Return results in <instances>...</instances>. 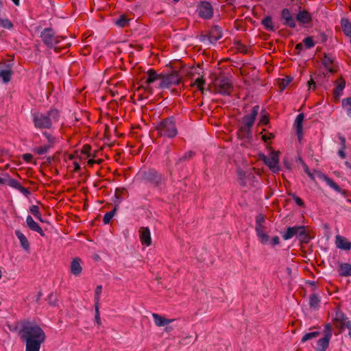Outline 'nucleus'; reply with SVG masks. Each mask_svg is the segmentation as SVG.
Instances as JSON below:
<instances>
[{
	"mask_svg": "<svg viewBox=\"0 0 351 351\" xmlns=\"http://www.w3.org/2000/svg\"><path fill=\"white\" fill-rule=\"evenodd\" d=\"M21 339L25 342V351H40L46 336L43 330L37 324L27 322L19 332Z\"/></svg>",
	"mask_w": 351,
	"mask_h": 351,
	"instance_id": "1",
	"label": "nucleus"
},
{
	"mask_svg": "<svg viewBox=\"0 0 351 351\" xmlns=\"http://www.w3.org/2000/svg\"><path fill=\"white\" fill-rule=\"evenodd\" d=\"M60 114L56 109H51L45 113L35 112L32 114V121L34 127L40 130H50L54 122L58 121Z\"/></svg>",
	"mask_w": 351,
	"mask_h": 351,
	"instance_id": "2",
	"label": "nucleus"
},
{
	"mask_svg": "<svg viewBox=\"0 0 351 351\" xmlns=\"http://www.w3.org/2000/svg\"><path fill=\"white\" fill-rule=\"evenodd\" d=\"M259 112V106H254L251 113L242 117L241 125L237 131L239 139H250L252 138V128Z\"/></svg>",
	"mask_w": 351,
	"mask_h": 351,
	"instance_id": "3",
	"label": "nucleus"
},
{
	"mask_svg": "<svg viewBox=\"0 0 351 351\" xmlns=\"http://www.w3.org/2000/svg\"><path fill=\"white\" fill-rule=\"evenodd\" d=\"M158 137L175 138L178 132L175 117L171 116L160 121L155 127Z\"/></svg>",
	"mask_w": 351,
	"mask_h": 351,
	"instance_id": "4",
	"label": "nucleus"
},
{
	"mask_svg": "<svg viewBox=\"0 0 351 351\" xmlns=\"http://www.w3.org/2000/svg\"><path fill=\"white\" fill-rule=\"evenodd\" d=\"M141 179L145 183H149L154 187L160 188L165 184V177L154 169H149L139 173Z\"/></svg>",
	"mask_w": 351,
	"mask_h": 351,
	"instance_id": "5",
	"label": "nucleus"
},
{
	"mask_svg": "<svg viewBox=\"0 0 351 351\" xmlns=\"http://www.w3.org/2000/svg\"><path fill=\"white\" fill-rule=\"evenodd\" d=\"M40 38L48 48H53L56 52H59L56 45L65 38L63 36L56 35L55 31L51 27L45 28L40 33Z\"/></svg>",
	"mask_w": 351,
	"mask_h": 351,
	"instance_id": "6",
	"label": "nucleus"
},
{
	"mask_svg": "<svg viewBox=\"0 0 351 351\" xmlns=\"http://www.w3.org/2000/svg\"><path fill=\"white\" fill-rule=\"evenodd\" d=\"M182 75L179 71L171 69V71H162V81L159 84L160 88H169L182 82Z\"/></svg>",
	"mask_w": 351,
	"mask_h": 351,
	"instance_id": "7",
	"label": "nucleus"
},
{
	"mask_svg": "<svg viewBox=\"0 0 351 351\" xmlns=\"http://www.w3.org/2000/svg\"><path fill=\"white\" fill-rule=\"evenodd\" d=\"M215 86L216 93L223 95H230L233 90L232 80L227 77L217 78Z\"/></svg>",
	"mask_w": 351,
	"mask_h": 351,
	"instance_id": "8",
	"label": "nucleus"
},
{
	"mask_svg": "<svg viewBox=\"0 0 351 351\" xmlns=\"http://www.w3.org/2000/svg\"><path fill=\"white\" fill-rule=\"evenodd\" d=\"M332 335V326L327 323L324 325V337L317 342L316 351H326L329 346L330 340Z\"/></svg>",
	"mask_w": 351,
	"mask_h": 351,
	"instance_id": "9",
	"label": "nucleus"
},
{
	"mask_svg": "<svg viewBox=\"0 0 351 351\" xmlns=\"http://www.w3.org/2000/svg\"><path fill=\"white\" fill-rule=\"evenodd\" d=\"M332 322L335 326L339 330V332H342L345 328H349L350 326L351 321L346 315L337 308L335 311V316L332 318Z\"/></svg>",
	"mask_w": 351,
	"mask_h": 351,
	"instance_id": "10",
	"label": "nucleus"
},
{
	"mask_svg": "<svg viewBox=\"0 0 351 351\" xmlns=\"http://www.w3.org/2000/svg\"><path fill=\"white\" fill-rule=\"evenodd\" d=\"M223 36V31L221 27L218 25H214L211 27L209 33L206 35L203 36L202 40H205L206 38L208 40L210 43H215Z\"/></svg>",
	"mask_w": 351,
	"mask_h": 351,
	"instance_id": "11",
	"label": "nucleus"
},
{
	"mask_svg": "<svg viewBox=\"0 0 351 351\" xmlns=\"http://www.w3.org/2000/svg\"><path fill=\"white\" fill-rule=\"evenodd\" d=\"M197 11L199 16L205 19H208L213 16V8L211 4L208 1H202L198 5Z\"/></svg>",
	"mask_w": 351,
	"mask_h": 351,
	"instance_id": "12",
	"label": "nucleus"
},
{
	"mask_svg": "<svg viewBox=\"0 0 351 351\" xmlns=\"http://www.w3.org/2000/svg\"><path fill=\"white\" fill-rule=\"evenodd\" d=\"M263 160L272 172L277 173L279 171V156L277 152H272L269 157L264 156Z\"/></svg>",
	"mask_w": 351,
	"mask_h": 351,
	"instance_id": "13",
	"label": "nucleus"
},
{
	"mask_svg": "<svg viewBox=\"0 0 351 351\" xmlns=\"http://www.w3.org/2000/svg\"><path fill=\"white\" fill-rule=\"evenodd\" d=\"M147 77L145 80V88L148 90L149 93H152V88L149 87V85L158 80H160L162 81V72L157 73L154 69H150L147 71Z\"/></svg>",
	"mask_w": 351,
	"mask_h": 351,
	"instance_id": "14",
	"label": "nucleus"
},
{
	"mask_svg": "<svg viewBox=\"0 0 351 351\" xmlns=\"http://www.w3.org/2000/svg\"><path fill=\"white\" fill-rule=\"evenodd\" d=\"M12 74V64H5L0 67V77L4 83H8L11 80Z\"/></svg>",
	"mask_w": 351,
	"mask_h": 351,
	"instance_id": "15",
	"label": "nucleus"
},
{
	"mask_svg": "<svg viewBox=\"0 0 351 351\" xmlns=\"http://www.w3.org/2000/svg\"><path fill=\"white\" fill-rule=\"evenodd\" d=\"M322 62L324 67L331 73L337 72V66L335 64V59L327 53H324Z\"/></svg>",
	"mask_w": 351,
	"mask_h": 351,
	"instance_id": "16",
	"label": "nucleus"
},
{
	"mask_svg": "<svg viewBox=\"0 0 351 351\" xmlns=\"http://www.w3.org/2000/svg\"><path fill=\"white\" fill-rule=\"evenodd\" d=\"M281 17L285 21L283 24L291 28L295 27V21L288 8H284L281 11Z\"/></svg>",
	"mask_w": 351,
	"mask_h": 351,
	"instance_id": "17",
	"label": "nucleus"
},
{
	"mask_svg": "<svg viewBox=\"0 0 351 351\" xmlns=\"http://www.w3.org/2000/svg\"><path fill=\"white\" fill-rule=\"evenodd\" d=\"M140 240L143 245L149 246L152 244L150 230L148 227H141L139 230Z\"/></svg>",
	"mask_w": 351,
	"mask_h": 351,
	"instance_id": "18",
	"label": "nucleus"
},
{
	"mask_svg": "<svg viewBox=\"0 0 351 351\" xmlns=\"http://www.w3.org/2000/svg\"><path fill=\"white\" fill-rule=\"evenodd\" d=\"M302 226H295L292 227H288L287 228V231L284 232L282 235V237L284 240H289L293 237L294 236L298 238L300 231L302 230Z\"/></svg>",
	"mask_w": 351,
	"mask_h": 351,
	"instance_id": "19",
	"label": "nucleus"
},
{
	"mask_svg": "<svg viewBox=\"0 0 351 351\" xmlns=\"http://www.w3.org/2000/svg\"><path fill=\"white\" fill-rule=\"evenodd\" d=\"M335 243L337 247L341 250H350L351 248V242L341 235L336 236Z\"/></svg>",
	"mask_w": 351,
	"mask_h": 351,
	"instance_id": "20",
	"label": "nucleus"
},
{
	"mask_svg": "<svg viewBox=\"0 0 351 351\" xmlns=\"http://www.w3.org/2000/svg\"><path fill=\"white\" fill-rule=\"evenodd\" d=\"M26 223L27 226L30 230L38 232L42 237L45 236V233L40 226L33 219L30 215L27 217Z\"/></svg>",
	"mask_w": 351,
	"mask_h": 351,
	"instance_id": "21",
	"label": "nucleus"
},
{
	"mask_svg": "<svg viewBox=\"0 0 351 351\" xmlns=\"http://www.w3.org/2000/svg\"><path fill=\"white\" fill-rule=\"evenodd\" d=\"M304 115L303 113L299 114L295 121V125L296 128V133L299 141L301 140L303 135V126L302 122L304 121Z\"/></svg>",
	"mask_w": 351,
	"mask_h": 351,
	"instance_id": "22",
	"label": "nucleus"
},
{
	"mask_svg": "<svg viewBox=\"0 0 351 351\" xmlns=\"http://www.w3.org/2000/svg\"><path fill=\"white\" fill-rule=\"evenodd\" d=\"M152 317L154 318L155 324L158 327L167 326L175 320L174 319L165 318L157 313H152Z\"/></svg>",
	"mask_w": 351,
	"mask_h": 351,
	"instance_id": "23",
	"label": "nucleus"
},
{
	"mask_svg": "<svg viewBox=\"0 0 351 351\" xmlns=\"http://www.w3.org/2000/svg\"><path fill=\"white\" fill-rule=\"evenodd\" d=\"M81 259L80 258H75L71 263V273L76 276H80L82 271L81 266Z\"/></svg>",
	"mask_w": 351,
	"mask_h": 351,
	"instance_id": "24",
	"label": "nucleus"
},
{
	"mask_svg": "<svg viewBox=\"0 0 351 351\" xmlns=\"http://www.w3.org/2000/svg\"><path fill=\"white\" fill-rule=\"evenodd\" d=\"M296 19L301 23L307 24L311 22L312 17L308 11L304 10L298 13Z\"/></svg>",
	"mask_w": 351,
	"mask_h": 351,
	"instance_id": "25",
	"label": "nucleus"
},
{
	"mask_svg": "<svg viewBox=\"0 0 351 351\" xmlns=\"http://www.w3.org/2000/svg\"><path fill=\"white\" fill-rule=\"evenodd\" d=\"M15 234L16 237L19 239L21 245L23 249L25 251L29 250V243L27 237L22 233L20 230H15Z\"/></svg>",
	"mask_w": 351,
	"mask_h": 351,
	"instance_id": "26",
	"label": "nucleus"
},
{
	"mask_svg": "<svg viewBox=\"0 0 351 351\" xmlns=\"http://www.w3.org/2000/svg\"><path fill=\"white\" fill-rule=\"evenodd\" d=\"M255 230L257 234V237L263 244H267L269 241V236L266 234L265 231V227L261 226L258 228H255Z\"/></svg>",
	"mask_w": 351,
	"mask_h": 351,
	"instance_id": "27",
	"label": "nucleus"
},
{
	"mask_svg": "<svg viewBox=\"0 0 351 351\" xmlns=\"http://www.w3.org/2000/svg\"><path fill=\"white\" fill-rule=\"evenodd\" d=\"M324 180L326 182V183L331 188H332L335 191L341 193L343 195L346 194V191L344 189H342L340 188L338 184L331 178L329 177L324 176Z\"/></svg>",
	"mask_w": 351,
	"mask_h": 351,
	"instance_id": "28",
	"label": "nucleus"
},
{
	"mask_svg": "<svg viewBox=\"0 0 351 351\" xmlns=\"http://www.w3.org/2000/svg\"><path fill=\"white\" fill-rule=\"evenodd\" d=\"M341 26L345 35L347 36H351V23L348 19H341Z\"/></svg>",
	"mask_w": 351,
	"mask_h": 351,
	"instance_id": "29",
	"label": "nucleus"
},
{
	"mask_svg": "<svg viewBox=\"0 0 351 351\" xmlns=\"http://www.w3.org/2000/svg\"><path fill=\"white\" fill-rule=\"evenodd\" d=\"M300 232L301 233H300L298 236L300 242L301 243H308L311 239V237H310V234L304 226H302Z\"/></svg>",
	"mask_w": 351,
	"mask_h": 351,
	"instance_id": "30",
	"label": "nucleus"
},
{
	"mask_svg": "<svg viewBox=\"0 0 351 351\" xmlns=\"http://www.w3.org/2000/svg\"><path fill=\"white\" fill-rule=\"evenodd\" d=\"M339 275L341 276H351V265L349 263H341L339 266Z\"/></svg>",
	"mask_w": 351,
	"mask_h": 351,
	"instance_id": "31",
	"label": "nucleus"
},
{
	"mask_svg": "<svg viewBox=\"0 0 351 351\" xmlns=\"http://www.w3.org/2000/svg\"><path fill=\"white\" fill-rule=\"evenodd\" d=\"M339 83L336 86V88L333 90V95L334 97L336 98H338L342 93L343 90L345 88L346 86V81L344 79L341 77L339 79Z\"/></svg>",
	"mask_w": 351,
	"mask_h": 351,
	"instance_id": "32",
	"label": "nucleus"
},
{
	"mask_svg": "<svg viewBox=\"0 0 351 351\" xmlns=\"http://www.w3.org/2000/svg\"><path fill=\"white\" fill-rule=\"evenodd\" d=\"M262 25L265 27V29L267 31L274 32L275 31V28L272 22V19L271 16H267L265 17L261 22Z\"/></svg>",
	"mask_w": 351,
	"mask_h": 351,
	"instance_id": "33",
	"label": "nucleus"
},
{
	"mask_svg": "<svg viewBox=\"0 0 351 351\" xmlns=\"http://www.w3.org/2000/svg\"><path fill=\"white\" fill-rule=\"evenodd\" d=\"M53 147L50 146L48 144H47L45 145H42V146L34 148L33 152L34 154H36L37 155H43V154H47L49 152V150Z\"/></svg>",
	"mask_w": 351,
	"mask_h": 351,
	"instance_id": "34",
	"label": "nucleus"
},
{
	"mask_svg": "<svg viewBox=\"0 0 351 351\" xmlns=\"http://www.w3.org/2000/svg\"><path fill=\"white\" fill-rule=\"evenodd\" d=\"M319 303H320V299L317 294L313 293L310 295L309 305L311 308H317L319 306Z\"/></svg>",
	"mask_w": 351,
	"mask_h": 351,
	"instance_id": "35",
	"label": "nucleus"
},
{
	"mask_svg": "<svg viewBox=\"0 0 351 351\" xmlns=\"http://www.w3.org/2000/svg\"><path fill=\"white\" fill-rule=\"evenodd\" d=\"M205 84H206L205 80L203 78V77H197L191 86H196L197 88L199 91H201L202 93H204V85Z\"/></svg>",
	"mask_w": 351,
	"mask_h": 351,
	"instance_id": "36",
	"label": "nucleus"
},
{
	"mask_svg": "<svg viewBox=\"0 0 351 351\" xmlns=\"http://www.w3.org/2000/svg\"><path fill=\"white\" fill-rule=\"evenodd\" d=\"M130 20L125 15H121L116 21L115 24L120 27H127L129 24Z\"/></svg>",
	"mask_w": 351,
	"mask_h": 351,
	"instance_id": "37",
	"label": "nucleus"
},
{
	"mask_svg": "<svg viewBox=\"0 0 351 351\" xmlns=\"http://www.w3.org/2000/svg\"><path fill=\"white\" fill-rule=\"evenodd\" d=\"M116 211H117V206H115L112 210H110V212L106 213L105 214V215L104 216V218H103V222L104 223V224H108L110 223L112 218L115 215Z\"/></svg>",
	"mask_w": 351,
	"mask_h": 351,
	"instance_id": "38",
	"label": "nucleus"
},
{
	"mask_svg": "<svg viewBox=\"0 0 351 351\" xmlns=\"http://www.w3.org/2000/svg\"><path fill=\"white\" fill-rule=\"evenodd\" d=\"M342 106L346 108L347 115L351 117V97L343 99Z\"/></svg>",
	"mask_w": 351,
	"mask_h": 351,
	"instance_id": "39",
	"label": "nucleus"
},
{
	"mask_svg": "<svg viewBox=\"0 0 351 351\" xmlns=\"http://www.w3.org/2000/svg\"><path fill=\"white\" fill-rule=\"evenodd\" d=\"M43 134L47 138V144L50 146L54 147V145L56 143V138L47 132H43Z\"/></svg>",
	"mask_w": 351,
	"mask_h": 351,
	"instance_id": "40",
	"label": "nucleus"
},
{
	"mask_svg": "<svg viewBox=\"0 0 351 351\" xmlns=\"http://www.w3.org/2000/svg\"><path fill=\"white\" fill-rule=\"evenodd\" d=\"M0 26L7 29H11L14 27L12 21L8 19H0Z\"/></svg>",
	"mask_w": 351,
	"mask_h": 351,
	"instance_id": "41",
	"label": "nucleus"
},
{
	"mask_svg": "<svg viewBox=\"0 0 351 351\" xmlns=\"http://www.w3.org/2000/svg\"><path fill=\"white\" fill-rule=\"evenodd\" d=\"M29 210L30 212L32 213V215H34V217L38 219V220H40V221H43L42 220V218H41V214L39 211V208L38 206L36 205H32L30 208H29Z\"/></svg>",
	"mask_w": 351,
	"mask_h": 351,
	"instance_id": "42",
	"label": "nucleus"
},
{
	"mask_svg": "<svg viewBox=\"0 0 351 351\" xmlns=\"http://www.w3.org/2000/svg\"><path fill=\"white\" fill-rule=\"evenodd\" d=\"M320 335V332L318 331H315L312 332H308L304 335L301 340L302 342H305L308 340L312 339L318 337Z\"/></svg>",
	"mask_w": 351,
	"mask_h": 351,
	"instance_id": "43",
	"label": "nucleus"
},
{
	"mask_svg": "<svg viewBox=\"0 0 351 351\" xmlns=\"http://www.w3.org/2000/svg\"><path fill=\"white\" fill-rule=\"evenodd\" d=\"M195 156V152L193 151H189L186 152L182 157H180L176 164L179 162H182L185 160H189Z\"/></svg>",
	"mask_w": 351,
	"mask_h": 351,
	"instance_id": "44",
	"label": "nucleus"
},
{
	"mask_svg": "<svg viewBox=\"0 0 351 351\" xmlns=\"http://www.w3.org/2000/svg\"><path fill=\"white\" fill-rule=\"evenodd\" d=\"M102 291V286L98 285L95 291V305H99V300H100V295Z\"/></svg>",
	"mask_w": 351,
	"mask_h": 351,
	"instance_id": "45",
	"label": "nucleus"
},
{
	"mask_svg": "<svg viewBox=\"0 0 351 351\" xmlns=\"http://www.w3.org/2000/svg\"><path fill=\"white\" fill-rule=\"evenodd\" d=\"M265 221V217L263 214H259L256 217V226L255 228H258L261 226H263V223Z\"/></svg>",
	"mask_w": 351,
	"mask_h": 351,
	"instance_id": "46",
	"label": "nucleus"
},
{
	"mask_svg": "<svg viewBox=\"0 0 351 351\" xmlns=\"http://www.w3.org/2000/svg\"><path fill=\"white\" fill-rule=\"evenodd\" d=\"M6 183L11 187L14 188V189H19V187L21 186V184L15 179L14 178H10L8 180V181H6Z\"/></svg>",
	"mask_w": 351,
	"mask_h": 351,
	"instance_id": "47",
	"label": "nucleus"
},
{
	"mask_svg": "<svg viewBox=\"0 0 351 351\" xmlns=\"http://www.w3.org/2000/svg\"><path fill=\"white\" fill-rule=\"evenodd\" d=\"M303 43L307 49H311L315 46V42L312 37H306L303 40Z\"/></svg>",
	"mask_w": 351,
	"mask_h": 351,
	"instance_id": "48",
	"label": "nucleus"
},
{
	"mask_svg": "<svg viewBox=\"0 0 351 351\" xmlns=\"http://www.w3.org/2000/svg\"><path fill=\"white\" fill-rule=\"evenodd\" d=\"M289 195L293 197L297 205L302 208L304 207V203L300 197L297 196L295 193H289Z\"/></svg>",
	"mask_w": 351,
	"mask_h": 351,
	"instance_id": "49",
	"label": "nucleus"
},
{
	"mask_svg": "<svg viewBox=\"0 0 351 351\" xmlns=\"http://www.w3.org/2000/svg\"><path fill=\"white\" fill-rule=\"evenodd\" d=\"M269 122V114H262L261 116L260 120H259V124L261 125H267Z\"/></svg>",
	"mask_w": 351,
	"mask_h": 351,
	"instance_id": "50",
	"label": "nucleus"
},
{
	"mask_svg": "<svg viewBox=\"0 0 351 351\" xmlns=\"http://www.w3.org/2000/svg\"><path fill=\"white\" fill-rule=\"evenodd\" d=\"M99 305H95V321L97 324L99 326L101 324L100 315H99Z\"/></svg>",
	"mask_w": 351,
	"mask_h": 351,
	"instance_id": "51",
	"label": "nucleus"
},
{
	"mask_svg": "<svg viewBox=\"0 0 351 351\" xmlns=\"http://www.w3.org/2000/svg\"><path fill=\"white\" fill-rule=\"evenodd\" d=\"M91 147L89 145H85L83 146L81 152L83 154L86 155L88 157L90 156Z\"/></svg>",
	"mask_w": 351,
	"mask_h": 351,
	"instance_id": "52",
	"label": "nucleus"
},
{
	"mask_svg": "<svg viewBox=\"0 0 351 351\" xmlns=\"http://www.w3.org/2000/svg\"><path fill=\"white\" fill-rule=\"evenodd\" d=\"M317 38L319 43H324L327 41L328 36L324 32H320L317 36Z\"/></svg>",
	"mask_w": 351,
	"mask_h": 351,
	"instance_id": "53",
	"label": "nucleus"
},
{
	"mask_svg": "<svg viewBox=\"0 0 351 351\" xmlns=\"http://www.w3.org/2000/svg\"><path fill=\"white\" fill-rule=\"evenodd\" d=\"M303 167H304V171L305 173L308 176V177L311 179V180H315V177L313 176V173H311V172L310 171V169L308 167V166L303 162Z\"/></svg>",
	"mask_w": 351,
	"mask_h": 351,
	"instance_id": "54",
	"label": "nucleus"
},
{
	"mask_svg": "<svg viewBox=\"0 0 351 351\" xmlns=\"http://www.w3.org/2000/svg\"><path fill=\"white\" fill-rule=\"evenodd\" d=\"M274 134L272 133H268L262 136V139L264 142L267 143L268 140L273 139L274 138Z\"/></svg>",
	"mask_w": 351,
	"mask_h": 351,
	"instance_id": "55",
	"label": "nucleus"
},
{
	"mask_svg": "<svg viewBox=\"0 0 351 351\" xmlns=\"http://www.w3.org/2000/svg\"><path fill=\"white\" fill-rule=\"evenodd\" d=\"M18 190L23 195H25L26 197H27L30 194V191H29V189L23 186L22 185H21Z\"/></svg>",
	"mask_w": 351,
	"mask_h": 351,
	"instance_id": "56",
	"label": "nucleus"
},
{
	"mask_svg": "<svg viewBox=\"0 0 351 351\" xmlns=\"http://www.w3.org/2000/svg\"><path fill=\"white\" fill-rule=\"evenodd\" d=\"M22 158L25 162H29L32 161L33 156L31 154H24Z\"/></svg>",
	"mask_w": 351,
	"mask_h": 351,
	"instance_id": "57",
	"label": "nucleus"
},
{
	"mask_svg": "<svg viewBox=\"0 0 351 351\" xmlns=\"http://www.w3.org/2000/svg\"><path fill=\"white\" fill-rule=\"evenodd\" d=\"M339 138L341 141V148H342V149H346V138L343 136H339Z\"/></svg>",
	"mask_w": 351,
	"mask_h": 351,
	"instance_id": "58",
	"label": "nucleus"
},
{
	"mask_svg": "<svg viewBox=\"0 0 351 351\" xmlns=\"http://www.w3.org/2000/svg\"><path fill=\"white\" fill-rule=\"evenodd\" d=\"M238 50L243 53H247V48L245 45L239 44L238 46Z\"/></svg>",
	"mask_w": 351,
	"mask_h": 351,
	"instance_id": "59",
	"label": "nucleus"
},
{
	"mask_svg": "<svg viewBox=\"0 0 351 351\" xmlns=\"http://www.w3.org/2000/svg\"><path fill=\"white\" fill-rule=\"evenodd\" d=\"M239 176H240V180H239V184L241 186H245L246 183H245V173H239Z\"/></svg>",
	"mask_w": 351,
	"mask_h": 351,
	"instance_id": "60",
	"label": "nucleus"
},
{
	"mask_svg": "<svg viewBox=\"0 0 351 351\" xmlns=\"http://www.w3.org/2000/svg\"><path fill=\"white\" fill-rule=\"evenodd\" d=\"M308 86L309 87V89H315V82H314L313 79L311 78L309 81H308Z\"/></svg>",
	"mask_w": 351,
	"mask_h": 351,
	"instance_id": "61",
	"label": "nucleus"
},
{
	"mask_svg": "<svg viewBox=\"0 0 351 351\" xmlns=\"http://www.w3.org/2000/svg\"><path fill=\"white\" fill-rule=\"evenodd\" d=\"M101 162H102V160H98L97 161L94 159H89L88 160V165L92 167L95 163L100 164Z\"/></svg>",
	"mask_w": 351,
	"mask_h": 351,
	"instance_id": "62",
	"label": "nucleus"
},
{
	"mask_svg": "<svg viewBox=\"0 0 351 351\" xmlns=\"http://www.w3.org/2000/svg\"><path fill=\"white\" fill-rule=\"evenodd\" d=\"M271 243L273 245H276L280 243V239L278 236H275L272 238Z\"/></svg>",
	"mask_w": 351,
	"mask_h": 351,
	"instance_id": "63",
	"label": "nucleus"
},
{
	"mask_svg": "<svg viewBox=\"0 0 351 351\" xmlns=\"http://www.w3.org/2000/svg\"><path fill=\"white\" fill-rule=\"evenodd\" d=\"M73 166H74V169H73V171H74L75 172H78V171L80 170V169H81V168H80V165L79 162H76V161H75V162H73Z\"/></svg>",
	"mask_w": 351,
	"mask_h": 351,
	"instance_id": "64",
	"label": "nucleus"
}]
</instances>
